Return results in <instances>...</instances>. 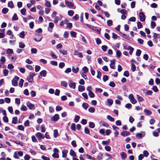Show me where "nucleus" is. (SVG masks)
<instances>
[{"instance_id": "f257e3e1", "label": "nucleus", "mask_w": 160, "mask_h": 160, "mask_svg": "<svg viewBox=\"0 0 160 160\" xmlns=\"http://www.w3.org/2000/svg\"><path fill=\"white\" fill-rule=\"evenodd\" d=\"M56 15L57 12H56L54 11L51 15V17L52 18H54V22L55 23H57L58 22V21L62 18V16L61 15H59V16H56Z\"/></svg>"}, {"instance_id": "f03ea898", "label": "nucleus", "mask_w": 160, "mask_h": 160, "mask_svg": "<svg viewBox=\"0 0 160 160\" xmlns=\"http://www.w3.org/2000/svg\"><path fill=\"white\" fill-rule=\"evenodd\" d=\"M35 75L34 72H30L27 76V79L29 82L32 83L33 81V77Z\"/></svg>"}, {"instance_id": "7ed1b4c3", "label": "nucleus", "mask_w": 160, "mask_h": 160, "mask_svg": "<svg viewBox=\"0 0 160 160\" xmlns=\"http://www.w3.org/2000/svg\"><path fill=\"white\" fill-rule=\"evenodd\" d=\"M19 78L17 76H15L12 80V84L14 86H17L18 85V81L19 80Z\"/></svg>"}, {"instance_id": "20e7f679", "label": "nucleus", "mask_w": 160, "mask_h": 160, "mask_svg": "<svg viewBox=\"0 0 160 160\" xmlns=\"http://www.w3.org/2000/svg\"><path fill=\"white\" fill-rule=\"evenodd\" d=\"M128 98L130 100L131 102L133 104H134L137 102V100L134 98L133 95L132 94L129 95Z\"/></svg>"}, {"instance_id": "39448f33", "label": "nucleus", "mask_w": 160, "mask_h": 160, "mask_svg": "<svg viewBox=\"0 0 160 160\" xmlns=\"http://www.w3.org/2000/svg\"><path fill=\"white\" fill-rule=\"evenodd\" d=\"M145 133L143 131H141L140 132L137 133L136 134V137L139 139H141L145 137Z\"/></svg>"}, {"instance_id": "423d86ee", "label": "nucleus", "mask_w": 160, "mask_h": 160, "mask_svg": "<svg viewBox=\"0 0 160 160\" xmlns=\"http://www.w3.org/2000/svg\"><path fill=\"white\" fill-rule=\"evenodd\" d=\"M140 20L141 22H144L145 21L146 17L143 12H140L139 14Z\"/></svg>"}, {"instance_id": "0eeeda50", "label": "nucleus", "mask_w": 160, "mask_h": 160, "mask_svg": "<svg viewBox=\"0 0 160 160\" xmlns=\"http://www.w3.org/2000/svg\"><path fill=\"white\" fill-rule=\"evenodd\" d=\"M26 105L30 109L34 110V105L31 103L29 102L28 101L26 102Z\"/></svg>"}, {"instance_id": "6e6552de", "label": "nucleus", "mask_w": 160, "mask_h": 160, "mask_svg": "<svg viewBox=\"0 0 160 160\" xmlns=\"http://www.w3.org/2000/svg\"><path fill=\"white\" fill-rule=\"evenodd\" d=\"M68 85L70 88H71L75 89L76 88V83L75 82H72L71 80L69 81Z\"/></svg>"}, {"instance_id": "1a4fd4ad", "label": "nucleus", "mask_w": 160, "mask_h": 160, "mask_svg": "<svg viewBox=\"0 0 160 160\" xmlns=\"http://www.w3.org/2000/svg\"><path fill=\"white\" fill-rule=\"evenodd\" d=\"M59 119V117L58 114H55L51 118V121L53 122L57 121Z\"/></svg>"}, {"instance_id": "9d476101", "label": "nucleus", "mask_w": 160, "mask_h": 160, "mask_svg": "<svg viewBox=\"0 0 160 160\" xmlns=\"http://www.w3.org/2000/svg\"><path fill=\"white\" fill-rule=\"evenodd\" d=\"M36 136L39 140L43 139L44 138V135L39 132H38L36 134Z\"/></svg>"}, {"instance_id": "9b49d317", "label": "nucleus", "mask_w": 160, "mask_h": 160, "mask_svg": "<svg viewBox=\"0 0 160 160\" xmlns=\"http://www.w3.org/2000/svg\"><path fill=\"white\" fill-rule=\"evenodd\" d=\"M65 3L67 6L69 8H72L74 6L72 2L65 0Z\"/></svg>"}, {"instance_id": "f8f14e48", "label": "nucleus", "mask_w": 160, "mask_h": 160, "mask_svg": "<svg viewBox=\"0 0 160 160\" xmlns=\"http://www.w3.org/2000/svg\"><path fill=\"white\" fill-rule=\"evenodd\" d=\"M110 62H111L110 65V67L111 68L114 69L115 67V59L111 60Z\"/></svg>"}, {"instance_id": "ddd939ff", "label": "nucleus", "mask_w": 160, "mask_h": 160, "mask_svg": "<svg viewBox=\"0 0 160 160\" xmlns=\"http://www.w3.org/2000/svg\"><path fill=\"white\" fill-rule=\"evenodd\" d=\"M36 35L38 37L37 38H34V40L37 42H40L42 38V36L38 34H36Z\"/></svg>"}, {"instance_id": "4468645a", "label": "nucleus", "mask_w": 160, "mask_h": 160, "mask_svg": "<svg viewBox=\"0 0 160 160\" xmlns=\"http://www.w3.org/2000/svg\"><path fill=\"white\" fill-rule=\"evenodd\" d=\"M74 55L75 56L78 55L80 58H82L83 57L82 53L78 52L76 50L74 51Z\"/></svg>"}, {"instance_id": "2eb2a0df", "label": "nucleus", "mask_w": 160, "mask_h": 160, "mask_svg": "<svg viewBox=\"0 0 160 160\" xmlns=\"http://www.w3.org/2000/svg\"><path fill=\"white\" fill-rule=\"evenodd\" d=\"M54 26V24L52 22H50L49 23V26L48 27V30L49 32H52Z\"/></svg>"}, {"instance_id": "dca6fc26", "label": "nucleus", "mask_w": 160, "mask_h": 160, "mask_svg": "<svg viewBox=\"0 0 160 160\" xmlns=\"http://www.w3.org/2000/svg\"><path fill=\"white\" fill-rule=\"evenodd\" d=\"M121 135L123 137H126L130 135V132L127 131H124L121 132Z\"/></svg>"}, {"instance_id": "f3484780", "label": "nucleus", "mask_w": 160, "mask_h": 160, "mask_svg": "<svg viewBox=\"0 0 160 160\" xmlns=\"http://www.w3.org/2000/svg\"><path fill=\"white\" fill-rule=\"evenodd\" d=\"M114 49L116 52V57L118 58H119L121 56V52L119 50L117 49L114 48Z\"/></svg>"}, {"instance_id": "a211bd4d", "label": "nucleus", "mask_w": 160, "mask_h": 160, "mask_svg": "<svg viewBox=\"0 0 160 160\" xmlns=\"http://www.w3.org/2000/svg\"><path fill=\"white\" fill-rule=\"evenodd\" d=\"M9 57L11 58V60L12 62H15L17 59V57L16 55H9Z\"/></svg>"}, {"instance_id": "6ab92c4d", "label": "nucleus", "mask_w": 160, "mask_h": 160, "mask_svg": "<svg viewBox=\"0 0 160 160\" xmlns=\"http://www.w3.org/2000/svg\"><path fill=\"white\" fill-rule=\"evenodd\" d=\"M144 112L148 115H151L152 113V112L150 110L146 109H144Z\"/></svg>"}, {"instance_id": "aec40b11", "label": "nucleus", "mask_w": 160, "mask_h": 160, "mask_svg": "<svg viewBox=\"0 0 160 160\" xmlns=\"http://www.w3.org/2000/svg\"><path fill=\"white\" fill-rule=\"evenodd\" d=\"M85 90V88L83 86L79 85L78 87V90L80 92H82Z\"/></svg>"}, {"instance_id": "412c9836", "label": "nucleus", "mask_w": 160, "mask_h": 160, "mask_svg": "<svg viewBox=\"0 0 160 160\" xmlns=\"http://www.w3.org/2000/svg\"><path fill=\"white\" fill-rule=\"evenodd\" d=\"M68 151L67 150H64L62 151V157L63 158H66Z\"/></svg>"}, {"instance_id": "4be33fe9", "label": "nucleus", "mask_w": 160, "mask_h": 160, "mask_svg": "<svg viewBox=\"0 0 160 160\" xmlns=\"http://www.w3.org/2000/svg\"><path fill=\"white\" fill-rule=\"evenodd\" d=\"M121 156L122 157V158L123 160H125L127 158V154L124 152H122L121 153Z\"/></svg>"}, {"instance_id": "5701e85b", "label": "nucleus", "mask_w": 160, "mask_h": 160, "mask_svg": "<svg viewBox=\"0 0 160 160\" xmlns=\"http://www.w3.org/2000/svg\"><path fill=\"white\" fill-rule=\"evenodd\" d=\"M40 74L41 76L45 77L47 74V72L45 70H43L40 72Z\"/></svg>"}, {"instance_id": "b1692460", "label": "nucleus", "mask_w": 160, "mask_h": 160, "mask_svg": "<svg viewBox=\"0 0 160 160\" xmlns=\"http://www.w3.org/2000/svg\"><path fill=\"white\" fill-rule=\"evenodd\" d=\"M107 102L109 106H111L113 102L112 100L111 99H108Z\"/></svg>"}, {"instance_id": "393cba45", "label": "nucleus", "mask_w": 160, "mask_h": 160, "mask_svg": "<svg viewBox=\"0 0 160 160\" xmlns=\"http://www.w3.org/2000/svg\"><path fill=\"white\" fill-rule=\"evenodd\" d=\"M79 70L78 67H77L76 68L72 67V71L75 73H77L78 72Z\"/></svg>"}, {"instance_id": "a878e982", "label": "nucleus", "mask_w": 160, "mask_h": 160, "mask_svg": "<svg viewBox=\"0 0 160 160\" xmlns=\"http://www.w3.org/2000/svg\"><path fill=\"white\" fill-rule=\"evenodd\" d=\"M107 118L111 122H113L114 121V119L110 115H108L107 116Z\"/></svg>"}, {"instance_id": "bb28decb", "label": "nucleus", "mask_w": 160, "mask_h": 160, "mask_svg": "<svg viewBox=\"0 0 160 160\" xmlns=\"http://www.w3.org/2000/svg\"><path fill=\"white\" fill-rule=\"evenodd\" d=\"M70 154L71 156H73V157H75L76 156L75 152L72 149L70 150Z\"/></svg>"}, {"instance_id": "cd10ccee", "label": "nucleus", "mask_w": 160, "mask_h": 160, "mask_svg": "<svg viewBox=\"0 0 160 160\" xmlns=\"http://www.w3.org/2000/svg\"><path fill=\"white\" fill-rule=\"evenodd\" d=\"M137 97L139 102H141L144 100V99L142 97L139 95H137Z\"/></svg>"}, {"instance_id": "c85d7f7f", "label": "nucleus", "mask_w": 160, "mask_h": 160, "mask_svg": "<svg viewBox=\"0 0 160 160\" xmlns=\"http://www.w3.org/2000/svg\"><path fill=\"white\" fill-rule=\"evenodd\" d=\"M8 5V7L11 8H13L14 7V4L12 1L9 2Z\"/></svg>"}, {"instance_id": "c756f323", "label": "nucleus", "mask_w": 160, "mask_h": 160, "mask_svg": "<svg viewBox=\"0 0 160 160\" xmlns=\"http://www.w3.org/2000/svg\"><path fill=\"white\" fill-rule=\"evenodd\" d=\"M68 21L67 19H65L64 21H62L60 24V25L62 26H63L64 24H66V23H67Z\"/></svg>"}, {"instance_id": "7c9ffc66", "label": "nucleus", "mask_w": 160, "mask_h": 160, "mask_svg": "<svg viewBox=\"0 0 160 160\" xmlns=\"http://www.w3.org/2000/svg\"><path fill=\"white\" fill-rule=\"evenodd\" d=\"M18 19V17L16 13H14L12 18V21L17 20Z\"/></svg>"}, {"instance_id": "2f4dec72", "label": "nucleus", "mask_w": 160, "mask_h": 160, "mask_svg": "<svg viewBox=\"0 0 160 160\" xmlns=\"http://www.w3.org/2000/svg\"><path fill=\"white\" fill-rule=\"evenodd\" d=\"M71 128L73 131L76 130V125L75 123H72L71 124Z\"/></svg>"}, {"instance_id": "473e14b6", "label": "nucleus", "mask_w": 160, "mask_h": 160, "mask_svg": "<svg viewBox=\"0 0 160 160\" xmlns=\"http://www.w3.org/2000/svg\"><path fill=\"white\" fill-rule=\"evenodd\" d=\"M132 47L130 46H128L126 45H124L123 46V48L125 50H130L131 48H132Z\"/></svg>"}, {"instance_id": "72a5a7b5", "label": "nucleus", "mask_w": 160, "mask_h": 160, "mask_svg": "<svg viewBox=\"0 0 160 160\" xmlns=\"http://www.w3.org/2000/svg\"><path fill=\"white\" fill-rule=\"evenodd\" d=\"M82 106L85 110H86L87 108L89 107L88 104L86 103H83L82 104Z\"/></svg>"}, {"instance_id": "f704fd0d", "label": "nucleus", "mask_w": 160, "mask_h": 160, "mask_svg": "<svg viewBox=\"0 0 160 160\" xmlns=\"http://www.w3.org/2000/svg\"><path fill=\"white\" fill-rule=\"evenodd\" d=\"M13 53V50L12 49L8 48L7 49L6 51V53L8 54H11Z\"/></svg>"}, {"instance_id": "c9c22d12", "label": "nucleus", "mask_w": 160, "mask_h": 160, "mask_svg": "<svg viewBox=\"0 0 160 160\" xmlns=\"http://www.w3.org/2000/svg\"><path fill=\"white\" fill-rule=\"evenodd\" d=\"M17 122V117H14L12 118V123L14 124H16Z\"/></svg>"}, {"instance_id": "e433bc0d", "label": "nucleus", "mask_w": 160, "mask_h": 160, "mask_svg": "<svg viewBox=\"0 0 160 160\" xmlns=\"http://www.w3.org/2000/svg\"><path fill=\"white\" fill-rule=\"evenodd\" d=\"M95 110V108L93 107H90L88 109V111L91 113H93Z\"/></svg>"}, {"instance_id": "4c0bfd02", "label": "nucleus", "mask_w": 160, "mask_h": 160, "mask_svg": "<svg viewBox=\"0 0 160 160\" xmlns=\"http://www.w3.org/2000/svg\"><path fill=\"white\" fill-rule=\"evenodd\" d=\"M59 52L63 55H66L67 54V52L63 49H61L59 50Z\"/></svg>"}, {"instance_id": "58836bf2", "label": "nucleus", "mask_w": 160, "mask_h": 160, "mask_svg": "<svg viewBox=\"0 0 160 160\" xmlns=\"http://www.w3.org/2000/svg\"><path fill=\"white\" fill-rule=\"evenodd\" d=\"M137 27L138 29H140L142 28L143 26L141 23L140 22H138L137 23Z\"/></svg>"}, {"instance_id": "ea45409f", "label": "nucleus", "mask_w": 160, "mask_h": 160, "mask_svg": "<svg viewBox=\"0 0 160 160\" xmlns=\"http://www.w3.org/2000/svg\"><path fill=\"white\" fill-rule=\"evenodd\" d=\"M89 126L91 128H93L95 127V125L94 122H89Z\"/></svg>"}, {"instance_id": "a19ab883", "label": "nucleus", "mask_w": 160, "mask_h": 160, "mask_svg": "<svg viewBox=\"0 0 160 160\" xmlns=\"http://www.w3.org/2000/svg\"><path fill=\"white\" fill-rule=\"evenodd\" d=\"M8 11V9L7 8H4L2 10V12L4 14H6Z\"/></svg>"}, {"instance_id": "79ce46f5", "label": "nucleus", "mask_w": 160, "mask_h": 160, "mask_svg": "<svg viewBox=\"0 0 160 160\" xmlns=\"http://www.w3.org/2000/svg\"><path fill=\"white\" fill-rule=\"evenodd\" d=\"M68 15L70 16H72L74 15V11L72 10H70L68 11Z\"/></svg>"}, {"instance_id": "37998d69", "label": "nucleus", "mask_w": 160, "mask_h": 160, "mask_svg": "<svg viewBox=\"0 0 160 160\" xmlns=\"http://www.w3.org/2000/svg\"><path fill=\"white\" fill-rule=\"evenodd\" d=\"M82 69L84 72V73H86L88 71V68L86 66L84 67Z\"/></svg>"}, {"instance_id": "c03bdc74", "label": "nucleus", "mask_w": 160, "mask_h": 160, "mask_svg": "<svg viewBox=\"0 0 160 160\" xmlns=\"http://www.w3.org/2000/svg\"><path fill=\"white\" fill-rule=\"evenodd\" d=\"M107 23L108 26H111L112 25V21L111 20H108L107 21Z\"/></svg>"}, {"instance_id": "a18cd8bd", "label": "nucleus", "mask_w": 160, "mask_h": 160, "mask_svg": "<svg viewBox=\"0 0 160 160\" xmlns=\"http://www.w3.org/2000/svg\"><path fill=\"white\" fill-rule=\"evenodd\" d=\"M80 117L79 116L76 115L75 116L74 119V121L75 122H77L79 121Z\"/></svg>"}, {"instance_id": "49530a36", "label": "nucleus", "mask_w": 160, "mask_h": 160, "mask_svg": "<svg viewBox=\"0 0 160 160\" xmlns=\"http://www.w3.org/2000/svg\"><path fill=\"white\" fill-rule=\"evenodd\" d=\"M143 155L145 157H147L149 155V153L146 150H144L143 152Z\"/></svg>"}, {"instance_id": "de8ad7c7", "label": "nucleus", "mask_w": 160, "mask_h": 160, "mask_svg": "<svg viewBox=\"0 0 160 160\" xmlns=\"http://www.w3.org/2000/svg\"><path fill=\"white\" fill-rule=\"evenodd\" d=\"M24 80L22 79H21L19 82V86L20 87H22L23 86Z\"/></svg>"}, {"instance_id": "09e8293b", "label": "nucleus", "mask_w": 160, "mask_h": 160, "mask_svg": "<svg viewBox=\"0 0 160 160\" xmlns=\"http://www.w3.org/2000/svg\"><path fill=\"white\" fill-rule=\"evenodd\" d=\"M25 36L24 32L23 31L20 32L19 34V37L22 38H24Z\"/></svg>"}, {"instance_id": "8fccbe9b", "label": "nucleus", "mask_w": 160, "mask_h": 160, "mask_svg": "<svg viewBox=\"0 0 160 160\" xmlns=\"http://www.w3.org/2000/svg\"><path fill=\"white\" fill-rule=\"evenodd\" d=\"M152 93V92L151 90H147L145 92V93L148 95H151Z\"/></svg>"}, {"instance_id": "3c124183", "label": "nucleus", "mask_w": 160, "mask_h": 160, "mask_svg": "<svg viewBox=\"0 0 160 160\" xmlns=\"http://www.w3.org/2000/svg\"><path fill=\"white\" fill-rule=\"evenodd\" d=\"M45 5L46 6L50 7H51V4L50 2L47 0H45Z\"/></svg>"}, {"instance_id": "603ef678", "label": "nucleus", "mask_w": 160, "mask_h": 160, "mask_svg": "<svg viewBox=\"0 0 160 160\" xmlns=\"http://www.w3.org/2000/svg\"><path fill=\"white\" fill-rule=\"evenodd\" d=\"M61 85L65 87H66L67 86V83L64 81H61Z\"/></svg>"}, {"instance_id": "864d4df0", "label": "nucleus", "mask_w": 160, "mask_h": 160, "mask_svg": "<svg viewBox=\"0 0 160 160\" xmlns=\"http://www.w3.org/2000/svg\"><path fill=\"white\" fill-rule=\"evenodd\" d=\"M58 136V130L56 129L54 130V136L55 138H56Z\"/></svg>"}, {"instance_id": "5fc2aeb1", "label": "nucleus", "mask_w": 160, "mask_h": 160, "mask_svg": "<svg viewBox=\"0 0 160 160\" xmlns=\"http://www.w3.org/2000/svg\"><path fill=\"white\" fill-rule=\"evenodd\" d=\"M88 95L91 98L94 97L95 96L94 94L92 91L88 92Z\"/></svg>"}, {"instance_id": "6e6d98bb", "label": "nucleus", "mask_w": 160, "mask_h": 160, "mask_svg": "<svg viewBox=\"0 0 160 160\" xmlns=\"http://www.w3.org/2000/svg\"><path fill=\"white\" fill-rule=\"evenodd\" d=\"M0 61L3 63H4L6 61L5 58L4 56H2Z\"/></svg>"}, {"instance_id": "4d7b16f0", "label": "nucleus", "mask_w": 160, "mask_h": 160, "mask_svg": "<svg viewBox=\"0 0 160 160\" xmlns=\"http://www.w3.org/2000/svg\"><path fill=\"white\" fill-rule=\"evenodd\" d=\"M151 28L152 29L154 28L156 26V23L153 21H152L151 22Z\"/></svg>"}, {"instance_id": "13d9d810", "label": "nucleus", "mask_w": 160, "mask_h": 160, "mask_svg": "<svg viewBox=\"0 0 160 160\" xmlns=\"http://www.w3.org/2000/svg\"><path fill=\"white\" fill-rule=\"evenodd\" d=\"M19 47L20 48H23L25 47V45L23 43L20 42L19 43Z\"/></svg>"}, {"instance_id": "bf43d9fd", "label": "nucleus", "mask_w": 160, "mask_h": 160, "mask_svg": "<svg viewBox=\"0 0 160 160\" xmlns=\"http://www.w3.org/2000/svg\"><path fill=\"white\" fill-rule=\"evenodd\" d=\"M101 123H102V125L105 127L108 128L109 126V124L106 122H101Z\"/></svg>"}, {"instance_id": "052dcab7", "label": "nucleus", "mask_w": 160, "mask_h": 160, "mask_svg": "<svg viewBox=\"0 0 160 160\" xmlns=\"http://www.w3.org/2000/svg\"><path fill=\"white\" fill-rule=\"evenodd\" d=\"M30 94L31 95V96H32V97H34L36 96V92L35 91H32L30 92Z\"/></svg>"}, {"instance_id": "680f3d73", "label": "nucleus", "mask_w": 160, "mask_h": 160, "mask_svg": "<svg viewBox=\"0 0 160 160\" xmlns=\"http://www.w3.org/2000/svg\"><path fill=\"white\" fill-rule=\"evenodd\" d=\"M141 51L139 49H138L136 51V55L138 56H139L141 54Z\"/></svg>"}, {"instance_id": "e2e57ef3", "label": "nucleus", "mask_w": 160, "mask_h": 160, "mask_svg": "<svg viewBox=\"0 0 160 160\" xmlns=\"http://www.w3.org/2000/svg\"><path fill=\"white\" fill-rule=\"evenodd\" d=\"M20 12L22 13V15H25L26 12V10L25 8H23L20 10Z\"/></svg>"}, {"instance_id": "0e129e2a", "label": "nucleus", "mask_w": 160, "mask_h": 160, "mask_svg": "<svg viewBox=\"0 0 160 160\" xmlns=\"http://www.w3.org/2000/svg\"><path fill=\"white\" fill-rule=\"evenodd\" d=\"M41 132H45V127L44 125H42L41 126Z\"/></svg>"}, {"instance_id": "69168bd1", "label": "nucleus", "mask_w": 160, "mask_h": 160, "mask_svg": "<svg viewBox=\"0 0 160 160\" xmlns=\"http://www.w3.org/2000/svg\"><path fill=\"white\" fill-rule=\"evenodd\" d=\"M131 69L133 72H134L136 70V66L133 63L131 64Z\"/></svg>"}, {"instance_id": "338daca9", "label": "nucleus", "mask_w": 160, "mask_h": 160, "mask_svg": "<svg viewBox=\"0 0 160 160\" xmlns=\"http://www.w3.org/2000/svg\"><path fill=\"white\" fill-rule=\"evenodd\" d=\"M37 51V50L35 48H32L31 49V52L32 53H36Z\"/></svg>"}, {"instance_id": "774afa93", "label": "nucleus", "mask_w": 160, "mask_h": 160, "mask_svg": "<svg viewBox=\"0 0 160 160\" xmlns=\"http://www.w3.org/2000/svg\"><path fill=\"white\" fill-rule=\"evenodd\" d=\"M15 102L18 105L20 104V100L18 98H16L15 99Z\"/></svg>"}]
</instances>
